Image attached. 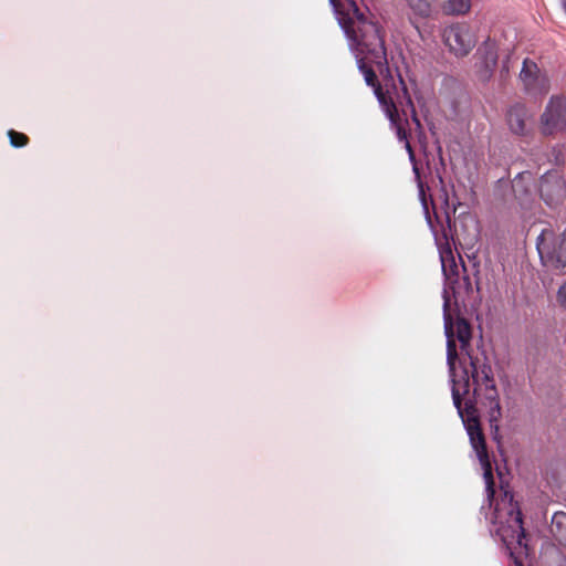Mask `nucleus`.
Listing matches in <instances>:
<instances>
[{
	"mask_svg": "<svg viewBox=\"0 0 566 566\" xmlns=\"http://www.w3.org/2000/svg\"><path fill=\"white\" fill-rule=\"evenodd\" d=\"M474 268H475L474 276L476 277V280H475V285H476V290H478V291H480V286H479V285H480V280H479V277H478V274H479V269H478V268H479V264H474Z\"/></svg>",
	"mask_w": 566,
	"mask_h": 566,
	"instance_id": "nucleus-22",
	"label": "nucleus"
},
{
	"mask_svg": "<svg viewBox=\"0 0 566 566\" xmlns=\"http://www.w3.org/2000/svg\"><path fill=\"white\" fill-rule=\"evenodd\" d=\"M446 45L457 56L468 55L478 42L473 28L467 22H459L447 27L443 31Z\"/></svg>",
	"mask_w": 566,
	"mask_h": 566,
	"instance_id": "nucleus-6",
	"label": "nucleus"
},
{
	"mask_svg": "<svg viewBox=\"0 0 566 566\" xmlns=\"http://www.w3.org/2000/svg\"><path fill=\"white\" fill-rule=\"evenodd\" d=\"M497 62V55L494 50L490 49L485 51L484 64L485 69L491 72Z\"/></svg>",
	"mask_w": 566,
	"mask_h": 566,
	"instance_id": "nucleus-19",
	"label": "nucleus"
},
{
	"mask_svg": "<svg viewBox=\"0 0 566 566\" xmlns=\"http://www.w3.org/2000/svg\"><path fill=\"white\" fill-rule=\"evenodd\" d=\"M539 130L544 136L566 134V95L551 96L539 117Z\"/></svg>",
	"mask_w": 566,
	"mask_h": 566,
	"instance_id": "nucleus-5",
	"label": "nucleus"
},
{
	"mask_svg": "<svg viewBox=\"0 0 566 566\" xmlns=\"http://www.w3.org/2000/svg\"><path fill=\"white\" fill-rule=\"evenodd\" d=\"M471 9V0H447L442 3V11L447 15H463Z\"/></svg>",
	"mask_w": 566,
	"mask_h": 566,
	"instance_id": "nucleus-14",
	"label": "nucleus"
},
{
	"mask_svg": "<svg viewBox=\"0 0 566 566\" xmlns=\"http://www.w3.org/2000/svg\"><path fill=\"white\" fill-rule=\"evenodd\" d=\"M538 192L549 207L562 203L566 197V181L563 175L557 170L544 174L538 182Z\"/></svg>",
	"mask_w": 566,
	"mask_h": 566,
	"instance_id": "nucleus-8",
	"label": "nucleus"
},
{
	"mask_svg": "<svg viewBox=\"0 0 566 566\" xmlns=\"http://www.w3.org/2000/svg\"><path fill=\"white\" fill-rule=\"evenodd\" d=\"M491 522L494 525V532L514 557L515 564L523 566L520 557L527 555V544L522 512L512 492L504 491L501 499L496 501Z\"/></svg>",
	"mask_w": 566,
	"mask_h": 566,
	"instance_id": "nucleus-4",
	"label": "nucleus"
},
{
	"mask_svg": "<svg viewBox=\"0 0 566 566\" xmlns=\"http://www.w3.org/2000/svg\"><path fill=\"white\" fill-rule=\"evenodd\" d=\"M556 302L559 307L566 311V282L559 286L556 294Z\"/></svg>",
	"mask_w": 566,
	"mask_h": 566,
	"instance_id": "nucleus-20",
	"label": "nucleus"
},
{
	"mask_svg": "<svg viewBox=\"0 0 566 566\" xmlns=\"http://www.w3.org/2000/svg\"><path fill=\"white\" fill-rule=\"evenodd\" d=\"M455 334L460 342L461 350L468 352L472 331L470 323L459 317L455 322ZM470 359L469 367H465L462 373V380L460 386L463 394H469L471 381L473 384V397L476 402L483 405L488 409L490 426L495 430L499 429L497 422L502 417V409L500 405V396L495 385L493 369L486 357L471 356L467 353Z\"/></svg>",
	"mask_w": 566,
	"mask_h": 566,
	"instance_id": "nucleus-2",
	"label": "nucleus"
},
{
	"mask_svg": "<svg viewBox=\"0 0 566 566\" xmlns=\"http://www.w3.org/2000/svg\"><path fill=\"white\" fill-rule=\"evenodd\" d=\"M553 232L542 231L537 239V250L543 263L553 269L566 270V237L558 238L556 242L549 244Z\"/></svg>",
	"mask_w": 566,
	"mask_h": 566,
	"instance_id": "nucleus-7",
	"label": "nucleus"
},
{
	"mask_svg": "<svg viewBox=\"0 0 566 566\" xmlns=\"http://www.w3.org/2000/svg\"><path fill=\"white\" fill-rule=\"evenodd\" d=\"M564 9H565V12H566V0L564 1Z\"/></svg>",
	"mask_w": 566,
	"mask_h": 566,
	"instance_id": "nucleus-24",
	"label": "nucleus"
},
{
	"mask_svg": "<svg viewBox=\"0 0 566 566\" xmlns=\"http://www.w3.org/2000/svg\"><path fill=\"white\" fill-rule=\"evenodd\" d=\"M551 534L559 543L566 547V513L555 512L549 526Z\"/></svg>",
	"mask_w": 566,
	"mask_h": 566,
	"instance_id": "nucleus-13",
	"label": "nucleus"
},
{
	"mask_svg": "<svg viewBox=\"0 0 566 566\" xmlns=\"http://www.w3.org/2000/svg\"><path fill=\"white\" fill-rule=\"evenodd\" d=\"M443 307H444L446 334L448 337L447 363H448L449 373H450L451 381H452L453 405L457 408L461 418L463 419V422L465 424V428H467V431H468V434L470 438L471 446L474 449V451L476 452V455H478L481 464H489V454H488V449H486L485 437L482 432L479 419L475 415L476 408H475L474 403L480 405V402H476L475 399H474V401L469 400L465 402V407L464 408L462 407V396H464L465 394H463V389L460 386V381H458L455 379V361L458 360V353H457L455 340L453 338V324H452V317L449 313V300L448 298H446ZM481 406H483V405L481 403Z\"/></svg>",
	"mask_w": 566,
	"mask_h": 566,
	"instance_id": "nucleus-3",
	"label": "nucleus"
},
{
	"mask_svg": "<svg viewBox=\"0 0 566 566\" xmlns=\"http://www.w3.org/2000/svg\"><path fill=\"white\" fill-rule=\"evenodd\" d=\"M520 78L528 94L545 95L549 91V80L542 73L537 64L528 59L524 60Z\"/></svg>",
	"mask_w": 566,
	"mask_h": 566,
	"instance_id": "nucleus-9",
	"label": "nucleus"
},
{
	"mask_svg": "<svg viewBox=\"0 0 566 566\" xmlns=\"http://www.w3.org/2000/svg\"><path fill=\"white\" fill-rule=\"evenodd\" d=\"M347 1L348 0H331L337 19H338V13H337L338 7L347 3ZM350 1L354 2L358 7V4L355 2V0H350Z\"/></svg>",
	"mask_w": 566,
	"mask_h": 566,
	"instance_id": "nucleus-21",
	"label": "nucleus"
},
{
	"mask_svg": "<svg viewBox=\"0 0 566 566\" xmlns=\"http://www.w3.org/2000/svg\"><path fill=\"white\" fill-rule=\"evenodd\" d=\"M337 13L338 24L365 82L373 87L382 111L396 129L398 139L403 142L413 163V171L419 177L415 151L409 140L412 128L406 108L410 111L413 130L419 139L424 137V133L405 81L400 74L395 80L388 66L385 29L368 8L357 7L350 0L338 7Z\"/></svg>",
	"mask_w": 566,
	"mask_h": 566,
	"instance_id": "nucleus-1",
	"label": "nucleus"
},
{
	"mask_svg": "<svg viewBox=\"0 0 566 566\" xmlns=\"http://www.w3.org/2000/svg\"><path fill=\"white\" fill-rule=\"evenodd\" d=\"M462 271H463V272H465V271H467V270H465V266H464V264H463V263H462Z\"/></svg>",
	"mask_w": 566,
	"mask_h": 566,
	"instance_id": "nucleus-23",
	"label": "nucleus"
},
{
	"mask_svg": "<svg viewBox=\"0 0 566 566\" xmlns=\"http://www.w3.org/2000/svg\"><path fill=\"white\" fill-rule=\"evenodd\" d=\"M440 260L442 264V271L447 280L451 283L454 277L459 276V266L453 256V252L450 245L447 243L446 247L440 249Z\"/></svg>",
	"mask_w": 566,
	"mask_h": 566,
	"instance_id": "nucleus-11",
	"label": "nucleus"
},
{
	"mask_svg": "<svg viewBox=\"0 0 566 566\" xmlns=\"http://www.w3.org/2000/svg\"><path fill=\"white\" fill-rule=\"evenodd\" d=\"M506 119L511 132L518 136L528 134L527 119L528 111L524 104L516 103L510 107Z\"/></svg>",
	"mask_w": 566,
	"mask_h": 566,
	"instance_id": "nucleus-10",
	"label": "nucleus"
},
{
	"mask_svg": "<svg viewBox=\"0 0 566 566\" xmlns=\"http://www.w3.org/2000/svg\"><path fill=\"white\" fill-rule=\"evenodd\" d=\"M450 285L454 293H460L463 291L464 293L470 294L473 292V284L470 276L467 274H464L461 279H454Z\"/></svg>",
	"mask_w": 566,
	"mask_h": 566,
	"instance_id": "nucleus-16",
	"label": "nucleus"
},
{
	"mask_svg": "<svg viewBox=\"0 0 566 566\" xmlns=\"http://www.w3.org/2000/svg\"><path fill=\"white\" fill-rule=\"evenodd\" d=\"M483 468H484V479H485V484H486V493H488V499L490 501V504H492V501L494 499V494H495V489H494V478H493V473H492V469H491V464H482Z\"/></svg>",
	"mask_w": 566,
	"mask_h": 566,
	"instance_id": "nucleus-17",
	"label": "nucleus"
},
{
	"mask_svg": "<svg viewBox=\"0 0 566 566\" xmlns=\"http://www.w3.org/2000/svg\"><path fill=\"white\" fill-rule=\"evenodd\" d=\"M408 7L412 10L416 15L421 18H428L431 14V1L430 0H406Z\"/></svg>",
	"mask_w": 566,
	"mask_h": 566,
	"instance_id": "nucleus-15",
	"label": "nucleus"
},
{
	"mask_svg": "<svg viewBox=\"0 0 566 566\" xmlns=\"http://www.w3.org/2000/svg\"><path fill=\"white\" fill-rule=\"evenodd\" d=\"M532 184V175L528 171L518 174L513 180V192L516 199L521 201V203H525L530 196L531 190L528 186Z\"/></svg>",
	"mask_w": 566,
	"mask_h": 566,
	"instance_id": "nucleus-12",
	"label": "nucleus"
},
{
	"mask_svg": "<svg viewBox=\"0 0 566 566\" xmlns=\"http://www.w3.org/2000/svg\"><path fill=\"white\" fill-rule=\"evenodd\" d=\"M8 137L10 140V145L15 148L24 147L29 144V137L20 132L14 129L8 130Z\"/></svg>",
	"mask_w": 566,
	"mask_h": 566,
	"instance_id": "nucleus-18",
	"label": "nucleus"
}]
</instances>
